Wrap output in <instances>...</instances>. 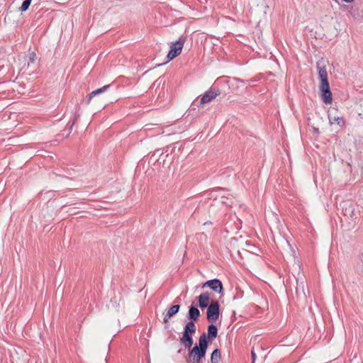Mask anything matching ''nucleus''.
<instances>
[{
	"label": "nucleus",
	"instance_id": "ddd939ff",
	"mask_svg": "<svg viewBox=\"0 0 363 363\" xmlns=\"http://www.w3.org/2000/svg\"><path fill=\"white\" fill-rule=\"evenodd\" d=\"M218 329L216 325L211 324L208 327L207 338H215L217 336Z\"/></svg>",
	"mask_w": 363,
	"mask_h": 363
},
{
	"label": "nucleus",
	"instance_id": "f257e3e1",
	"mask_svg": "<svg viewBox=\"0 0 363 363\" xmlns=\"http://www.w3.org/2000/svg\"><path fill=\"white\" fill-rule=\"evenodd\" d=\"M328 61L324 58H320L316 62V68L318 72L319 79H320V91L323 102L326 104H330L333 101L332 93L330 90L329 82L328 79V73L326 71V65Z\"/></svg>",
	"mask_w": 363,
	"mask_h": 363
},
{
	"label": "nucleus",
	"instance_id": "4468645a",
	"mask_svg": "<svg viewBox=\"0 0 363 363\" xmlns=\"http://www.w3.org/2000/svg\"><path fill=\"white\" fill-rule=\"evenodd\" d=\"M221 358L220 351L218 349H216L213 351L211 357V363H218Z\"/></svg>",
	"mask_w": 363,
	"mask_h": 363
},
{
	"label": "nucleus",
	"instance_id": "6e6552de",
	"mask_svg": "<svg viewBox=\"0 0 363 363\" xmlns=\"http://www.w3.org/2000/svg\"><path fill=\"white\" fill-rule=\"evenodd\" d=\"M211 294L208 291L202 293L199 296V306L201 308H206L209 306Z\"/></svg>",
	"mask_w": 363,
	"mask_h": 363
},
{
	"label": "nucleus",
	"instance_id": "9b49d317",
	"mask_svg": "<svg viewBox=\"0 0 363 363\" xmlns=\"http://www.w3.org/2000/svg\"><path fill=\"white\" fill-rule=\"evenodd\" d=\"M109 86H110L109 84L105 85V86H102L101 88L97 89L96 90H94L92 92H91L89 95V99H88L87 103L91 104V100L94 99V96H96L98 94L105 92L109 88Z\"/></svg>",
	"mask_w": 363,
	"mask_h": 363
},
{
	"label": "nucleus",
	"instance_id": "f3484780",
	"mask_svg": "<svg viewBox=\"0 0 363 363\" xmlns=\"http://www.w3.org/2000/svg\"><path fill=\"white\" fill-rule=\"evenodd\" d=\"M36 59V55L35 52L30 53L29 56V62H28V66L30 65V63H33Z\"/></svg>",
	"mask_w": 363,
	"mask_h": 363
},
{
	"label": "nucleus",
	"instance_id": "7ed1b4c3",
	"mask_svg": "<svg viewBox=\"0 0 363 363\" xmlns=\"http://www.w3.org/2000/svg\"><path fill=\"white\" fill-rule=\"evenodd\" d=\"M196 327L193 321H189L184 327L182 337L180 338V342L186 348L190 349L193 345L192 335L196 333Z\"/></svg>",
	"mask_w": 363,
	"mask_h": 363
},
{
	"label": "nucleus",
	"instance_id": "a211bd4d",
	"mask_svg": "<svg viewBox=\"0 0 363 363\" xmlns=\"http://www.w3.org/2000/svg\"><path fill=\"white\" fill-rule=\"evenodd\" d=\"M251 356H252V363H254L255 361L256 354L253 350H252V352H251Z\"/></svg>",
	"mask_w": 363,
	"mask_h": 363
},
{
	"label": "nucleus",
	"instance_id": "20e7f679",
	"mask_svg": "<svg viewBox=\"0 0 363 363\" xmlns=\"http://www.w3.org/2000/svg\"><path fill=\"white\" fill-rule=\"evenodd\" d=\"M184 42L185 40L182 38H180L178 40L171 43L170 50L167 54V58L169 59V60H173L179 55H180Z\"/></svg>",
	"mask_w": 363,
	"mask_h": 363
},
{
	"label": "nucleus",
	"instance_id": "1a4fd4ad",
	"mask_svg": "<svg viewBox=\"0 0 363 363\" xmlns=\"http://www.w3.org/2000/svg\"><path fill=\"white\" fill-rule=\"evenodd\" d=\"M180 308V305L177 304L172 306L166 313L164 318V323H167L169 322V319L177 314L179 312V310Z\"/></svg>",
	"mask_w": 363,
	"mask_h": 363
},
{
	"label": "nucleus",
	"instance_id": "9d476101",
	"mask_svg": "<svg viewBox=\"0 0 363 363\" xmlns=\"http://www.w3.org/2000/svg\"><path fill=\"white\" fill-rule=\"evenodd\" d=\"M328 118L330 124L337 123L340 126H342L345 124V121L342 117L329 113Z\"/></svg>",
	"mask_w": 363,
	"mask_h": 363
},
{
	"label": "nucleus",
	"instance_id": "f03ea898",
	"mask_svg": "<svg viewBox=\"0 0 363 363\" xmlns=\"http://www.w3.org/2000/svg\"><path fill=\"white\" fill-rule=\"evenodd\" d=\"M208 347L207 336L203 333L199 340V346L196 345L190 350L187 363H199L201 358L206 355Z\"/></svg>",
	"mask_w": 363,
	"mask_h": 363
},
{
	"label": "nucleus",
	"instance_id": "2eb2a0df",
	"mask_svg": "<svg viewBox=\"0 0 363 363\" xmlns=\"http://www.w3.org/2000/svg\"><path fill=\"white\" fill-rule=\"evenodd\" d=\"M220 202L227 206H231L233 204V199L223 196V197H221Z\"/></svg>",
	"mask_w": 363,
	"mask_h": 363
},
{
	"label": "nucleus",
	"instance_id": "39448f33",
	"mask_svg": "<svg viewBox=\"0 0 363 363\" xmlns=\"http://www.w3.org/2000/svg\"><path fill=\"white\" fill-rule=\"evenodd\" d=\"M220 314V306L217 301H212L207 308L206 316L208 321L215 323Z\"/></svg>",
	"mask_w": 363,
	"mask_h": 363
},
{
	"label": "nucleus",
	"instance_id": "aec40b11",
	"mask_svg": "<svg viewBox=\"0 0 363 363\" xmlns=\"http://www.w3.org/2000/svg\"><path fill=\"white\" fill-rule=\"evenodd\" d=\"M73 125H74V123H72V125H71L70 128H72Z\"/></svg>",
	"mask_w": 363,
	"mask_h": 363
},
{
	"label": "nucleus",
	"instance_id": "0eeeda50",
	"mask_svg": "<svg viewBox=\"0 0 363 363\" xmlns=\"http://www.w3.org/2000/svg\"><path fill=\"white\" fill-rule=\"evenodd\" d=\"M220 94L219 91H215L213 89H209L203 95L201 99L200 103L201 104H205L210 103L212 100L216 99Z\"/></svg>",
	"mask_w": 363,
	"mask_h": 363
},
{
	"label": "nucleus",
	"instance_id": "423d86ee",
	"mask_svg": "<svg viewBox=\"0 0 363 363\" xmlns=\"http://www.w3.org/2000/svg\"><path fill=\"white\" fill-rule=\"evenodd\" d=\"M209 287L215 292L220 293L223 290V285L219 279H215L206 281L203 285L202 288Z\"/></svg>",
	"mask_w": 363,
	"mask_h": 363
},
{
	"label": "nucleus",
	"instance_id": "dca6fc26",
	"mask_svg": "<svg viewBox=\"0 0 363 363\" xmlns=\"http://www.w3.org/2000/svg\"><path fill=\"white\" fill-rule=\"evenodd\" d=\"M32 0H25L21 6L20 7V10L21 11H26L30 6L31 4Z\"/></svg>",
	"mask_w": 363,
	"mask_h": 363
},
{
	"label": "nucleus",
	"instance_id": "6ab92c4d",
	"mask_svg": "<svg viewBox=\"0 0 363 363\" xmlns=\"http://www.w3.org/2000/svg\"><path fill=\"white\" fill-rule=\"evenodd\" d=\"M343 1H345L347 3H351L354 0H342Z\"/></svg>",
	"mask_w": 363,
	"mask_h": 363
},
{
	"label": "nucleus",
	"instance_id": "f8f14e48",
	"mask_svg": "<svg viewBox=\"0 0 363 363\" xmlns=\"http://www.w3.org/2000/svg\"><path fill=\"white\" fill-rule=\"evenodd\" d=\"M200 316V311L199 310L194 307V306H190L189 310V318L191 319V321H196L199 319Z\"/></svg>",
	"mask_w": 363,
	"mask_h": 363
}]
</instances>
